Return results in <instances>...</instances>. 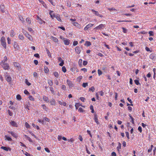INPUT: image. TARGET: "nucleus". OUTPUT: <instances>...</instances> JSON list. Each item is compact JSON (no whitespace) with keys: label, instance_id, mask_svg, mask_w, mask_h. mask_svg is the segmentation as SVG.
Masks as SVG:
<instances>
[{"label":"nucleus","instance_id":"1","mask_svg":"<svg viewBox=\"0 0 156 156\" xmlns=\"http://www.w3.org/2000/svg\"><path fill=\"white\" fill-rule=\"evenodd\" d=\"M0 65L5 70H8L9 69V65L7 63H0Z\"/></svg>","mask_w":156,"mask_h":156},{"label":"nucleus","instance_id":"2","mask_svg":"<svg viewBox=\"0 0 156 156\" xmlns=\"http://www.w3.org/2000/svg\"><path fill=\"white\" fill-rule=\"evenodd\" d=\"M1 43L2 46L5 48H6V43L5 42V37H2L1 39Z\"/></svg>","mask_w":156,"mask_h":156},{"label":"nucleus","instance_id":"3","mask_svg":"<svg viewBox=\"0 0 156 156\" xmlns=\"http://www.w3.org/2000/svg\"><path fill=\"white\" fill-rule=\"evenodd\" d=\"M105 24H101L98 26L94 28V29L96 30H100L103 29L105 27Z\"/></svg>","mask_w":156,"mask_h":156},{"label":"nucleus","instance_id":"4","mask_svg":"<svg viewBox=\"0 0 156 156\" xmlns=\"http://www.w3.org/2000/svg\"><path fill=\"white\" fill-rule=\"evenodd\" d=\"M91 11H92V12H93L94 13L95 15H96V16H99V17H103V16L102 15L99 14V13L98 12L95 11L94 9H92L91 10Z\"/></svg>","mask_w":156,"mask_h":156},{"label":"nucleus","instance_id":"5","mask_svg":"<svg viewBox=\"0 0 156 156\" xmlns=\"http://www.w3.org/2000/svg\"><path fill=\"white\" fill-rule=\"evenodd\" d=\"M93 25L94 24H93L91 23H89L86 26V27H84V30L85 31H86L88 29L92 27Z\"/></svg>","mask_w":156,"mask_h":156},{"label":"nucleus","instance_id":"6","mask_svg":"<svg viewBox=\"0 0 156 156\" xmlns=\"http://www.w3.org/2000/svg\"><path fill=\"white\" fill-rule=\"evenodd\" d=\"M75 51L78 54H80L81 51V48L79 47H76L75 48Z\"/></svg>","mask_w":156,"mask_h":156},{"label":"nucleus","instance_id":"7","mask_svg":"<svg viewBox=\"0 0 156 156\" xmlns=\"http://www.w3.org/2000/svg\"><path fill=\"white\" fill-rule=\"evenodd\" d=\"M150 58L152 60L156 59V55L154 53H152L149 56Z\"/></svg>","mask_w":156,"mask_h":156},{"label":"nucleus","instance_id":"8","mask_svg":"<svg viewBox=\"0 0 156 156\" xmlns=\"http://www.w3.org/2000/svg\"><path fill=\"white\" fill-rule=\"evenodd\" d=\"M37 20L40 24H42L43 23H45V22L43 21L42 19L40 18L38 16H37Z\"/></svg>","mask_w":156,"mask_h":156},{"label":"nucleus","instance_id":"9","mask_svg":"<svg viewBox=\"0 0 156 156\" xmlns=\"http://www.w3.org/2000/svg\"><path fill=\"white\" fill-rule=\"evenodd\" d=\"M8 133H10L13 137L15 138H17L18 137L17 134L12 131H8Z\"/></svg>","mask_w":156,"mask_h":156},{"label":"nucleus","instance_id":"10","mask_svg":"<svg viewBox=\"0 0 156 156\" xmlns=\"http://www.w3.org/2000/svg\"><path fill=\"white\" fill-rule=\"evenodd\" d=\"M49 14L50 15L51 17L53 19L54 17H55L56 15H55L54 12L52 11H50L49 12Z\"/></svg>","mask_w":156,"mask_h":156},{"label":"nucleus","instance_id":"11","mask_svg":"<svg viewBox=\"0 0 156 156\" xmlns=\"http://www.w3.org/2000/svg\"><path fill=\"white\" fill-rule=\"evenodd\" d=\"M72 24H73L74 26H76L79 28H81V26L78 23L75 22H72Z\"/></svg>","mask_w":156,"mask_h":156},{"label":"nucleus","instance_id":"12","mask_svg":"<svg viewBox=\"0 0 156 156\" xmlns=\"http://www.w3.org/2000/svg\"><path fill=\"white\" fill-rule=\"evenodd\" d=\"M13 47L14 48L17 50H18L19 49V46L18 44L16 42H14Z\"/></svg>","mask_w":156,"mask_h":156},{"label":"nucleus","instance_id":"13","mask_svg":"<svg viewBox=\"0 0 156 156\" xmlns=\"http://www.w3.org/2000/svg\"><path fill=\"white\" fill-rule=\"evenodd\" d=\"M25 36L30 41H32L33 38L30 35H29L28 33H26L25 34Z\"/></svg>","mask_w":156,"mask_h":156},{"label":"nucleus","instance_id":"14","mask_svg":"<svg viewBox=\"0 0 156 156\" xmlns=\"http://www.w3.org/2000/svg\"><path fill=\"white\" fill-rule=\"evenodd\" d=\"M63 41L65 45H68L70 43V41L69 39H66Z\"/></svg>","mask_w":156,"mask_h":156},{"label":"nucleus","instance_id":"15","mask_svg":"<svg viewBox=\"0 0 156 156\" xmlns=\"http://www.w3.org/2000/svg\"><path fill=\"white\" fill-rule=\"evenodd\" d=\"M10 123L11 125L14 127H16L18 125L17 124L15 121H11L10 122Z\"/></svg>","mask_w":156,"mask_h":156},{"label":"nucleus","instance_id":"16","mask_svg":"<svg viewBox=\"0 0 156 156\" xmlns=\"http://www.w3.org/2000/svg\"><path fill=\"white\" fill-rule=\"evenodd\" d=\"M1 149H2L5 151H8L9 150V151H11V149L9 147H5L2 146L1 147Z\"/></svg>","mask_w":156,"mask_h":156},{"label":"nucleus","instance_id":"17","mask_svg":"<svg viewBox=\"0 0 156 156\" xmlns=\"http://www.w3.org/2000/svg\"><path fill=\"white\" fill-rule=\"evenodd\" d=\"M67 83L69 87H72L73 86V84L70 80H67Z\"/></svg>","mask_w":156,"mask_h":156},{"label":"nucleus","instance_id":"18","mask_svg":"<svg viewBox=\"0 0 156 156\" xmlns=\"http://www.w3.org/2000/svg\"><path fill=\"white\" fill-rule=\"evenodd\" d=\"M55 18H56L57 20L59 21H60V22L62 21V20L61 19L60 16L59 15L56 14Z\"/></svg>","mask_w":156,"mask_h":156},{"label":"nucleus","instance_id":"19","mask_svg":"<svg viewBox=\"0 0 156 156\" xmlns=\"http://www.w3.org/2000/svg\"><path fill=\"white\" fill-rule=\"evenodd\" d=\"M5 139L7 140L8 141H12V138L10 137L7 135H5Z\"/></svg>","mask_w":156,"mask_h":156},{"label":"nucleus","instance_id":"20","mask_svg":"<svg viewBox=\"0 0 156 156\" xmlns=\"http://www.w3.org/2000/svg\"><path fill=\"white\" fill-rule=\"evenodd\" d=\"M51 38L52 40L55 42L57 43L58 41V40L57 38L53 36H51Z\"/></svg>","mask_w":156,"mask_h":156},{"label":"nucleus","instance_id":"21","mask_svg":"<svg viewBox=\"0 0 156 156\" xmlns=\"http://www.w3.org/2000/svg\"><path fill=\"white\" fill-rule=\"evenodd\" d=\"M15 34V33L13 30H11L10 32V35L11 37H13Z\"/></svg>","mask_w":156,"mask_h":156},{"label":"nucleus","instance_id":"22","mask_svg":"<svg viewBox=\"0 0 156 156\" xmlns=\"http://www.w3.org/2000/svg\"><path fill=\"white\" fill-rule=\"evenodd\" d=\"M6 80L8 82H10L11 81L12 78L9 76H6Z\"/></svg>","mask_w":156,"mask_h":156},{"label":"nucleus","instance_id":"23","mask_svg":"<svg viewBox=\"0 0 156 156\" xmlns=\"http://www.w3.org/2000/svg\"><path fill=\"white\" fill-rule=\"evenodd\" d=\"M80 106H82L81 104L79 103H76L75 105L76 109H77Z\"/></svg>","mask_w":156,"mask_h":156},{"label":"nucleus","instance_id":"24","mask_svg":"<svg viewBox=\"0 0 156 156\" xmlns=\"http://www.w3.org/2000/svg\"><path fill=\"white\" fill-rule=\"evenodd\" d=\"M58 103L60 105H63L64 106H66V102H62L61 101H58Z\"/></svg>","mask_w":156,"mask_h":156},{"label":"nucleus","instance_id":"25","mask_svg":"<svg viewBox=\"0 0 156 156\" xmlns=\"http://www.w3.org/2000/svg\"><path fill=\"white\" fill-rule=\"evenodd\" d=\"M4 8H5V7H4V5L3 4H1L0 6V9H1V11L2 12H4Z\"/></svg>","mask_w":156,"mask_h":156},{"label":"nucleus","instance_id":"26","mask_svg":"<svg viewBox=\"0 0 156 156\" xmlns=\"http://www.w3.org/2000/svg\"><path fill=\"white\" fill-rule=\"evenodd\" d=\"M94 120L95 122L97 123V124H99V122L98 121V119L97 116L95 115L94 117Z\"/></svg>","mask_w":156,"mask_h":156},{"label":"nucleus","instance_id":"27","mask_svg":"<svg viewBox=\"0 0 156 156\" xmlns=\"http://www.w3.org/2000/svg\"><path fill=\"white\" fill-rule=\"evenodd\" d=\"M14 65L15 67H18V69L19 68H20V65L17 62H14Z\"/></svg>","mask_w":156,"mask_h":156},{"label":"nucleus","instance_id":"28","mask_svg":"<svg viewBox=\"0 0 156 156\" xmlns=\"http://www.w3.org/2000/svg\"><path fill=\"white\" fill-rule=\"evenodd\" d=\"M43 100L46 101L48 102V97H46L45 96H43Z\"/></svg>","mask_w":156,"mask_h":156},{"label":"nucleus","instance_id":"29","mask_svg":"<svg viewBox=\"0 0 156 156\" xmlns=\"http://www.w3.org/2000/svg\"><path fill=\"white\" fill-rule=\"evenodd\" d=\"M19 19L22 22V23H24V21L23 20V19L22 16H21V15H19Z\"/></svg>","mask_w":156,"mask_h":156},{"label":"nucleus","instance_id":"30","mask_svg":"<svg viewBox=\"0 0 156 156\" xmlns=\"http://www.w3.org/2000/svg\"><path fill=\"white\" fill-rule=\"evenodd\" d=\"M42 107V108L45 110L46 111H47L48 109V108L44 105H43L41 106Z\"/></svg>","mask_w":156,"mask_h":156},{"label":"nucleus","instance_id":"31","mask_svg":"<svg viewBox=\"0 0 156 156\" xmlns=\"http://www.w3.org/2000/svg\"><path fill=\"white\" fill-rule=\"evenodd\" d=\"M44 72L46 73H48L49 72V69L46 66L44 67Z\"/></svg>","mask_w":156,"mask_h":156},{"label":"nucleus","instance_id":"32","mask_svg":"<svg viewBox=\"0 0 156 156\" xmlns=\"http://www.w3.org/2000/svg\"><path fill=\"white\" fill-rule=\"evenodd\" d=\"M7 61V57L5 56L4 57V59L2 61L1 63H4L5 62H6Z\"/></svg>","mask_w":156,"mask_h":156},{"label":"nucleus","instance_id":"33","mask_svg":"<svg viewBox=\"0 0 156 156\" xmlns=\"http://www.w3.org/2000/svg\"><path fill=\"white\" fill-rule=\"evenodd\" d=\"M50 103L51 105H55V102L54 99H53L50 101Z\"/></svg>","mask_w":156,"mask_h":156},{"label":"nucleus","instance_id":"34","mask_svg":"<svg viewBox=\"0 0 156 156\" xmlns=\"http://www.w3.org/2000/svg\"><path fill=\"white\" fill-rule=\"evenodd\" d=\"M54 76L58 78L59 76L58 73L57 72H55L54 73Z\"/></svg>","mask_w":156,"mask_h":156},{"label":"nucleus","instance_id":"35","mask_svg":"<svg viewBox=\"0 0 156 156\" xmlns=\"http://www.w3.org/2000/svg\"><path fill=\"white\" fill-rule=\"evenodd\" d=\"M48 83L50 86H52L53 84L52 80H48Z\"/></svg>","mask_w":156,"mask_h":156},{"label":"nucleus","instance_id":"36","mask_svg":"<svg viewBox=\"0 0 156 156\" xmlns=\"http://www.w3.org/2000/svg\"><path fill=\"white\" fill-rule=\"evenodd\" d=\"M26 21L29 24H30L31 23V20H30L29 18H27L26 19Z\"/></svg>","mask_w":156,"mask_h":156},{"label":"nucleus","instance_id":"37","mask_svg":"<svg viewBox=\"0 0 156 156\" xmlns=\"http://www.w3.org/2000/svg\"><path fill=\"white\" fill-rule=\"evenodd\" d=\"M19 38L21 40H23L24 39L23 36V35L22 34H20L19 35Z\"/></svg>","mask_w":156,"mask_h":156},{"label":"nucleus","instance_id":"38","mask_svg":"<svg viewBox=\"0 0 156 156\" xmlns=\"http://www.w3.org/2000/svg\"><path fill=\"white\" fill-rule=\"evenodd\" d=\"M46 51L47 52V54L48 55V56L50 57H51V53L50 52L48 49H47L46 50Z\"/></svg>","mask_w":156,"mask_h":156},{"label":"nucleus","instance_id":"39","mask_svg":"<svg viewBox=\"0 0 156 156\" xmlns=\"http://www.w3.org/2000/svg\"><path fill=\"white\" fill-rule=\"evenodd\" d=\"M62 70L64 73H65L66 71V68L64 66L62 67Z\"/></svg>","mask_w":156,"mask_h":156},{"label":"nucleus","instance_id":"40","mask_svg":"<svg viewBox=\"0 0 156 156\" xmlns=\"http://www.w3.org/2000/svg\"><path fill=\"white\" fill-rule=\"evenodd\" d=\"M122 29H123L122 31L123 33H126L127 32V30L126 28H125L124 27H122Z\"/></svg>","mask_w":156,"mask_h":156},{"label":"nucleus","instance_id":"41","mask_svg":"<svg viewBox=\"0 0 156 156\" xmlns=\"http://www.w3.org/2000/svg\"><path fill=\"white\" fill-rule=\"evenodd\" d=\"M16 98L18 100H20L21 99V96L20 94L17 95Z\"/></svg>","mask_w":156,"mask_h":156},{"label":"nucleus","instance_id":"42","mask_svg":"<svg viewBox=\"0 0 156 156\" xmlns=\"http://www.w3.org/2000/svg\"><path fill=\"white\" fill-rule=\"evenodd\" d=\"M86 44L87 46H89L91 45L90 42L88 41H86Z\"/></svg>","mask_w":156,"mask_h":156},{"label":"nucleus","instance_id":"43","mask_svg":"<svg viewBox=\"0 0 156 156\" xmlns=\"http://www.w3.org/2000/svg\"><path fill=\"white\" fill-rule=\"evenodd\" d=\"M98 73L99 76H100L102 74V71L100 69H98Z\"/></svg>","mask_w":156,"mask_h":156},{"label":"nucleus","instance_id":"44","mask_svg":"<svg viewBox=\"0 0 156 156\" xmlns=\"http://www.w3.org/2000/svg\"><path fill=\"white\" fill-rule=\"evenodd\" d=\"M126 134V136L127 137V138L129 139V132H125Z\"/></svg>","mask_w":156,"mask_h":156},{"label":"nucleus","instance_id":"45","mask_svg":"<svg viewBox=\"0 0 156 156\" xmlns=\"http://www.w3.org/2000/svg\"><path fill=\"white\" fill-rule=\"evenodd\" d=\"M25 136L27 137L28 140L30 142H32V140L31 139V138L29 137H28L26 135H25Z\"/></svg>","mask_w":156,"mask_h":156},{"label":"nucleus","instance_id":"46","mask_svg":"<svg viewBox=\"0 0 156 156\" xmlns=\"http://www.w3.org/2000/svg\"><path fill=\"white\" fill-rule=\"evenodd\" d=\"M7 42L9 44H10L11 43V40L9 37L7 38Z\"/></svg>","mask_w":156,"mask_h":156},{"label":"nucleus","instance_id":"47","mask_svg":"<svg viewBox=\"0 0 156 156\" xmlns=\"http://www.w3.org/2000/svg\"><path fill=\"white\" fill-rule=\"evenodd\" d=\"M89 90L92 92H94L95 90V88L94 87H92L89 88Z\"/></svg>","mask_w":156,"mask_h":156},{"label":"nucleus","instance_id":"48","mask_svg":"<svg viewBox=\"0 0 156 156\" xmlns=\"http://www.w3.org/2000/svg\"><path fill=\"white\" fill-rule=\"evenodd\" d=\"M29 98L30 100L34 101V99L33 97L31 95H30L29 97Z\"/></svg>","mask_w":156,"mask_h":156},{"label":"nucleus","instance_id":"49","mask_svg":"<svg viewBox=\"0 0 156 156\" xmlns=\"http://www.w3.org/2000/svg\"><path fill=\"white\" fill-rule=\"evenodd\" d=\"M25 83H26L28 86H30V85L31 83L30 82H29L28 80L27 79L25 80Z\"/></svg>","mask_w":156,"mask_h":156},{"label":"nucleus","instance_id":"50","mask_svg":"<svg viewBox=\"0 0 156 156\" xmlns=\"http://www.w3.org/2000/svg\"><path fill=\"white\" fill-rule=\"evenodd\" d=\"M8 112L9 115L10 116H12L13 115L12 113L9 110H8Z\"/></svg>","mask_w":156,"mask_h":156},{"label":"nucleus","instance_id":"51","mask_svg":"<svg viewBox=\"0 0 156 156\" xmlns=\"http://www.w3.org/2000/svg\"><path fill=\"white\" fill-rule=\"evenodd\" d=\"M78 111L79 112H82L83 111V109L82 108H81V107H80L79 108Z\"/></svg>","mask_w":156,"mask_h":156},{"label":"nucleus","instance_id":"52","mask_svg":"<svg viewBox=\"0 0 156 156\" xmlns=\"http://www.w3.org/2000/svg\"><path fill=\"white\" fill-rule=\"evenodd\" d=\"M134 82H135V84L137 85H138L140 84L139 81L137 80H134Z\"/></svg>","mask_w":156,"mask_h":156},{"label":"nucleus","instance_id":"53","mask_svg":"<svg viewBox=\"0 0 156 156\" xmlns=\"http://www.w3.org/2000/svg\"><path fill=\"white\" fill-rule=\"evenodd\" d=\"M88 86V83H83L82 85V86L84 87H86L87 86Z\"/></svg>","mask_w":156,"mask_h":156},{"label":"nucleus","instance_id":"54","mask_svg":"<svg viewBox=\"0 0 156 156\" xmlns=\"http://www.w3.org/2000/svg\"><path fill=\"white\" fill-rule=\"evenodd\" d=\"M25 126H26V127L27 128H30V125L27 122H26L25 123Z\"/></svg>","mask_w":156,"mask_h":156},{"label":"nucleus","instance_id":"55","mask_svg":"<svg viewBox=\"0 0 156 156\" xmlns=\"http://www.w3.org/2000/svg\"><path fill=\"white\" fill-rule=\"evenodd\" d=\"M78 44V42L77 41H74L73 44V46H75L76 45Z\"/></svg>","mask_w":156,"mask_h":156},{"label":"nucleus","instance_id":"56","mask_svg":"<svg viewBox=\"0 0 156 156\" xmlns=\"http://www.w3.org/2000/svg\"><path fill=\"white\" fill-rule=\"evenodd\" d=\"M80 99L83 102L85 101V98L83 97H81L80 98Z\"/></svg>","mask_w":156,"mask_h":156},{"label":"nucleus","instance_id":"57","mask_svg":"<svg viewBox=\"0 0 156 156\" xmlns=\"http://www.w3.org/2000/svg\"><path fill=\"white\" fill-rule=\"evenodd\" d=\"M68 141L69 142H71V143H73L74 141V140L73 138L70 139H68Z\"/></svg>","mask_w":156,"mask_h":156},{"label":"nucleus","instance_id":"58","mask_svg":"<svg viewBox=\"0 0 156 156\" xmlns=\"http://www.w3.org/2000/svg\"><path fill=\"white\" fill-rule=\"evenodd\" d=\"M44 120H45V121L47 122H49L50 121L49 119L46 117H44Z\"/></svg>","mask_w":156,"mask_h":156},{"label":"nucleus","instance_id":"59","mask_svg":"<svg viewBox=\"0 0 156 156\" xmlns=\"http://www.w3.org/2000/svg\"><path fill=\"white\" fill-rule=\"evenodd\" d=\"M82 62V60L81 59H80L78 61V63H79V65H81Z\"/></svg>","mask_w":156,"mask_h":156},{"label":"nucleus","instance_id":"60","mask_svg":"<svg viewBox=\"0 0 156 156\" xmlns=\"http://www.w3.org/2000/svg\"><path fill=\"white\" fill-rule=\"evenodd\" d=\"M64 64V60H62L61 62L59 63V65L60 66H62Z\"/></svg>","mask_w":156,"mask_h":156},{"label":"nucleus","instance_id":"61","mask_svg":"<svg viewBox=\"0 0 156 156\" xmlns=\"http://www.w3.org/2000/svg\"><path fill=\"white\" fill-rule=\"evenodd\" d=\"M87 64V62L86 61H83V65L84 66H86Z\"/></svg>","mask_w":156,"mask_h":156},{"label":"nucleus","instance_id":"62","mask_svg":"<svg viewBox=\"0 0 156 156\" xmlns=\"http://www.w3.org/2000/svg\"><path fill=\"white\" fill-rule=\"evenodd\" d=\"M138 130H139V131H140V133H141L142 132V128L141 126H139L138 127Z\"/></svg>","mask_w":156,"mask_h":156},{"label":"nucleus","instance_id":"63","mask_svg":"<svg viewBox=\"0 0 156 156\" xmlns=\"http://www.w3.org/2000/svg\"><path fill=\"white\" fill-rule=\"evenodd\" d=\"M149 34L150 35V36H153L154 35L153 32L152 31H150L149 32Z\"/></svg>","mask_w":156,"mask_h":156},{"label":"nucleus","instance_id":"64","mask_svg":"<svg viewBox=\"0 0 156 156\" xmlns=\"http://www.w3.org/2000/svg\"><path fill=\"white\" fill-rule=\"evenodd\" d=\"M45 150L48 153L50 152V151L49 150L48 148L47 147H45L44 148Z\"/></svg>","mask_w":156,"mask_h":156}]
</instances>
